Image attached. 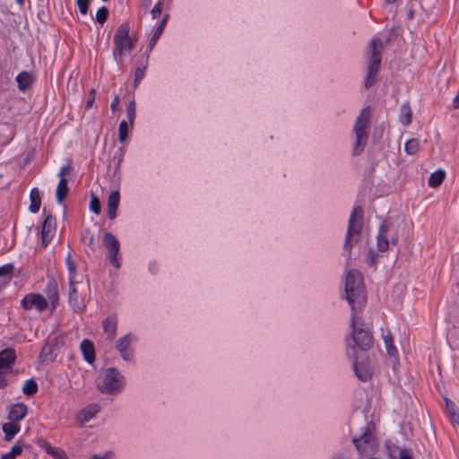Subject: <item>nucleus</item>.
Masks as SVG:
<instances>
[{
	"instance_id": "obj_1",
	"label": "nucleus",
	"mask_w": 459,
	"mask_h": 459,
	"mask_svg": "<svg viewBox=\"0 0 459 459\" xmlns=\"http://www.w3.org/2000/svg\"><path fill=\"white\" fill-rule=\"evenodd\" d=\"M345 296L352 312L356 306H364L367 300L362 274L358 270H350L346 275Z\"/></svg>"
},
{
	"instance_id": "obj_2",
	"label": "nucleus",
	"mask_w": 459,
	"mask_h": 459,
	"mask_svg": "<svg viewBox=\"0 0 459 459\" xmlns=\"http://www.w3.org/2000/svg\"><path fill=\"white\" fill-rule=\"evenodd\" d=\"M356 324V314L352 312L351 320V335L345 340L349 357H355L356 347L361 351H368L373 346V336L370 331L363 327H358Z\"/></svg>"
},
{
	"instance_id": "obj_3",
	"label": "nucleus",
	"mask_w": 459,
	"mask_h": 459,
	"mask_svg": "<svg viewBox=\"0 0 459 459\" xmlns=\"http://www.w3.org/2000/svg\"><path fill=\"white\" fill-rule=\"evenodd\" d=\"M370 121V108H364L357 117L353 131L356 135V142L352 150V155L358 156L362 153L368 139V127Z\"/></svg>"
},
{
	"instance_id": "obj_4",
	"label": "nucleus",
	"mask_w": 459,
	"mask_h": 459,
	"mask_svg": "<svg viewBox=\"0 0 459 459\" xmlns=\"http://www.w3.org/2000/svg\"><path fill=\"white\" fill-rule=\"evenodd\" d=\"M363 216V209L360 206H356L350 216L344 241V249L349 253L351 247L360 240Z\"/></svg>"
},
{
	"instance_id": "obj_5",
	"label": "nucleus",
	"mask_w": 459,
	"mask_h": 459,
	"mask_svg": "<svg viewBox=\"0 0 459 459\" xmlns=\"http://www.w3.org/2000/svg\"><path fill=\"white\" fill-rule=\"evenodd\" d=\"M375 427L372 422L361 428L359 434L352 437V443L356 449L362 455L372 454L377 447V439L374 433Z\"/></svg>"
},
{
	"instance_id": "obj_6",
	"label": "nucleus",
	"mask_w": 459,
	"mask_h": 459,
	"mask_svg": "<svg viewBox=\"0 0 459 459\" xmlns=\"http://www.w3.org/2000/svg\"><path fill=\"white\" fill-rule=\"evenodd\" d=\"M382 40L378 38H375L370 42V62L368 66V74L365 78L364 86L366 89H369L376 81V76L379 70L381 64V54L383 51Z\"/></svg>"
},
{
	"instance_id": "obj_7",
	"label": "nucleus",
	"mask_w": 459,
	"mask_h": 459,
	"mask_svg": "<svg viewBox=\"0 0 459 459\" xmlns=\"http://www.w3.org/2000/svg\"><path fill=\"white\" fill-rule=\"evenodd\" d=\"M123 386V376L115 368H108L104 377L98 383L99 390L107 394H117L122 390Z\"/></svg>"
},
{
	"instance_id": "obj_8",
	"label": "nucleus",
	"mask_w": 459,
	"mask_h": 459,
	"mask_svg": "<svg viewBox=\"0 0 459 459\" xmlns=\"http://www.w3.org/2000/svg\"><path fill=\"white\" fill-rule=\"evenodd\" d=\"M129 31L130 26L129 23L127 22L120 24L117 30V32L114 36L115 48L113 50V56L116 59L118 56H122L125 53V45H123V42H126V44H127L128 50L134 48V43L130 39Z\"/></svg>"
},
{
	"instance_id": "obj_9",
	"label": "nucleus",
	"mask_w": 459,
	"mask_h": 459,
	"mask_svg": "<svg viewBox=\"0 0 459 459\" xmlns=\"http://www.w3.org/2000/svg\"><path fill=\"white\" fill-rule=\"evenodd\" d=\"M103 245L109 253L108 257L111 264L117 269L120 268L121 264L117 259L120 246L117 238L110 232H105L103 235Z\"/></svg>"
},
{
	"instance_id": "obj_10",
	"label": "nucleus",
	"mask_w": 459,
	"mask_h": 459,
	"mask_svg": "<svg viewBox=\"0 0 459 459\" xmlns=\"http://www.w3.org/2000/svg\"><path fill=\"white\" fill-rule=\"evenodd\" d=\"M22 307L26 310L35 307L41 312L48 307V301L40 294H28L22 299Z\"/></svg>"
},
{
	"instance_id": "obj_11",
	"label": "nucleus",
	"mask_w": 459,
	"mask_h": 459,
	"mask_svg": "<svg viewBox=\"0 0 459 459\" xmlns=\"http://www.w3.org/2000/svg\"><path fill=\"white\" fill-rule=\"evenodd\" d=\"M78 283H69L68 301L74 312L80 313L84 311L86 304L84 299L79 296L76 285Z\"/></svg>"
},
{
	"instance_id": "obj_12",
	"label": "nucleus",
	"mask_w": 459,
	"mask_h": 459,
	"mask_svg": "<svg viewBox=\"0 0 459 459\" xmlns=\"http://www.w3.org/2000/svg\"><path fill=\"white\" fill-rule=\"evenodd\" d=\"M55 229L56 218L53 217L51 214H48L42 223L41 239L44 247H46L51 241L54 236Z\"/></svg>"
},
{
	"instance_id": "obj_13",
	"label": "nucleus",
	"mask_w": 459,
	"mask_h": 459,
	"mask_svg": "<svg viewBox=\"0 0 459 459\" xmlns=\"http://www.w3.org/2000/svg\"><path fill=\"white\" fill-rule=\"evenodd\" d=\"M132 340L133 336L130 333H128L117 341L116 348L125 360L132 359L133 351L130 348V343Z\"/></svg>"
},
{
	"instance_id": "obj_14",
	"label": "nucleus",
	"mask_w": 459,
	"mask_h": 459,
	"mask_svg": "<svg viewBox=\"0 0 459 459\" xmlns=\"http://www.w3.org/2000/svg\"><path fill=\"white\" fill-rule=\"evenodd\" d=\"M390 230V224L385 221L381 223L377 234V248L380 252H385L389 248V237L387 235Z\"/></svg>"
},
{
	"instance_id": "obj_15",
	"label": "nucleus",
	"mask_w": 459,
	"mask_h": 459,
	"mask_svg": "<svg viewBox=\"0 0 459 459\" xmlns=\"http://www.w3.org/2000/svg\"><path fill=\"white\" fill-rule=\"evenodd\" d=\"M16 359L15 351L11 348H7L0 351V373L12 367Z\"/></svg>"
},
{
	"instance_id": "obj_16",
	"label": "nucleus",
	"mask_w": 459,
	"mask_h": 459,
	"mask_svg": "<svg viewBox=\"0 0 459 459\" xmlns=\"http://www.w3.org/2000/svg\"><path fill=\"white\" fill-rule=\"evenodd\" d=\"M351 358L353 359V370L355 372L356 377L363 382H366L368 379H370L372 376L371 369L364 363H359L356 355L355 357Z\"/></svg>"
},
{
	"instance_id": "obj_17",
	"label": "nucleus",
	"mask_w": 459,
	"mask_h": 459,
	"mask_svg": "<svg viewBox=\"0 0 459 459\" xmlns=\"http://www.w3.org/2000/svg\"><path fill=\"white\" fill-rule=\"evenodd\" d=\"M117 320L116 315H109L102 322V327L104 332L108 335V339L113 340L117 333Z\"/></svg>"
},
{
	"instance_id": "obj_18",
	"label": "nucleus",
	"mask_w": 459,
	"mask_h": 459,
	"mask_svg": "<svg viewBox=\"0 0 459 459\" xmlns=\"http://www.w3.org/2000/svg\"><path fill=\"white\" fill-rule=\"evenodd\" d=\"M28 408L25 404L20 403L13 405L9 411L8 419L11 422L22 420L27 414Z\"/></svg>"
},
{
	"instance_id": "obj_19",
	"label": "nucleus",
	"mask_w": 459,
	"mask_h": 459,
	"mask_svg": "<svg viewBox=\"0 0 459 459\" xmlns=\"http://www.w3.org/2000/svg\"><path fill=\"white\" fill-rule=\"evenodd\" d=\"M120 194L118 191L110 193L108 198V217L109 220H114L117 216V209L119 205Z\"/></svg>"
},
{
	"instance_id": "obj_20",
	"label": "nucleus",
	"mask_w": 459,
	"mask_h": 459,
	"mask_svg": "<svg viewBox=\"0 0 459 459\" xmlns=\"http://www.w3.org/2000/svg\"><path fill=\"white\" fill-rule=\"evenodd\" d=\"M80 348L85 361L89 364L93 363L95 360V349L93 343L90 340L84 339L82 341Z\"/></svg>"
},
{
	"instance_id": "obj_21",
	"label": "nucleus",
	"mask_w": 459,
	"mask_h": 459,
	"mask_svg": "<svg viewBox=\"0 0 459 459\" xmlns=\"http://www.w3.org/2000/svg\"><path fill=\"white\" fill-rule=\"evenodd\" d=\"M48 297L51 302L53 308L58 304L59 294H58V284L55 279H51L48 283L47 290Z\"/></svg>"
},
{
	"instance_id": "obj_22",
	"label": "nucleus",
	"mask_w": 459,
	"mask_h": 459,
	"mask_svg": "<svg viewBox=\"0 0 459 459\" xmlns=\"http://www.w3.org/2000/svg\"><path fill=\"white\" fill-rule=\"evenodd\" d=\"M18 89L26 91L33 82L32 75L28 72H22L16 77Z\"/></svg>"
},
{
	"instance_id": "obj_23",
	"label": "nucleus",
	"mask_w": 459,
	"mask_h": 459,
	"mask_svg": "<svg viewBox=\"0 0 459 459\" xmlns=\"http://www.w3.org/2000/svg\"><path fill=\"white\" fill-rule=\"evenodd\" d=\"M168 19H169V14H165L163 16V19L161 20L160 23L158 25L155 31L153 32V34L148 43L149 51H151L153 48V47L155 46L159 38L160 37V35L166 26Z\"/></svg>"
},
{
	"instance_id": "obj_24",
	"label": "nucleus",
	"mask_w": 459,
	"mask_h": 459,
	"mask_svg": "<svg viewBox=\"0 0 459 459\" xmlns=\"http://www.w3.org/2000/svg\"><path fill=\"white\" fill-rule=\"evenodd\" d=\"M30 212L32 213H37L39 211L41 205L40 192L37 187L31 189L30 194Z\"/></svg>"
},
{
	"instance_id": "obj_25",
	"label": "nucleus",
	"mask_w": 459,
	"mask_h": 459,
	"mask_svg": "<svg viewBox=\"0 0 459 459\" xmlns=\"http://www.w3.org/2000/svg\"><path fill=\"white\" fill-rule=\"evenodd\" d=\"M69 193L68 181L66 178H60L57 185L56 196L58 204H62Z\"/></svg>"
},
{
	"instance_id": "obj_26",
	"label": "nucleus",
	"mask_w": 459,
	"mask_h": 459,
	"mask_svg": "<svg viewBox=\"0 0 459 459\" xmlns=\"http://www.w3.org/2000/svg\"><path fill=\"white\" fill-rule=\"evenodd\" d=\"M3 432L4 433V440L10 442L14 436L20 431V427L13 423H4L2 427Z\"/></svg>"
},
{
	"instance_id": "obj_27",
	"label": "nucleus",
	"mask_w": 459,
	"mask_h": 459,
	"mask_svg": "<svg viewBox=\"0 0 459 459\" xmlns=\"http://www.w3.org/2000/svg\"><path fill=\"white\" fill-rule=\"evenodd\" d=\"M65 264L67 265L69 273V283H79V281L77 280L76 265L72 258L71 254H68V255L66 256Z\"/></svg>"
},
{
	"instance_id": "obj_28",
	"label": "nucleus",
	"mask_w": 459,
	"mask_h": 459,
	"mask_svg": "<svg viewBox=\"0 0 459 459\" xmlns=\"http://www.w3.org/2000/svg\"><path fill=\"white\" fill-rule=\"evenodd\" d=\"M446 178V172L443 169H437L431 173L429 178V186L431 187L439 186Z\"/></svg>"
},
{
	"instance_id": "obj_29",
	"label": "nucleus",
	"mask_w": 459,
	"mask_h": 459,
	"mask_svg": "<svg viewBox=\"0 0 459 459\" xmlns=\"http://www.w3.org/2000/svg\"><path fill=\"white\" fill-rule=\"evenodd\" d=\"M148 65V56L147 57H142L140 60V65L137 67L135 74H134V86L136 87L140 81L144 77V72Z\"/></svg>"
},
{
	"instance_id": "obj_30",
	"label": "nucleus",
	"mask_w": 459,
	"mask_h": 459,
	"mask_svg": "<svg viewBox=\"0 0 459 459\" xmlns=\"http://www.w3.org/2000/svg\"><path fill=\"white\" fill-rule=\"evenodd\" d=\"M100 411V406L96 403H91L83 410L81 414L82 416V421H88L92 419Z\"/></svg>"
},
{
	"instance_id": "obj_31",
	"label": "nucleus",
	"mask_w": 459,
	"mask_h": 459,
	"mask_svg": "<svg viewBox=\"0 0 459 459\" xmlns=\"http://www.w3.org/2000/svg\"><path fill=\"white\" fill-rule=\"evenodd\" d=\"M383 339L385 344L386 352L389 356L394 357L398 354L396 348L394 345L393 335L390 333L383 335Z\"/></svg>"
},
{
	"instance_id": "obj_32",
	"label": "nucleus",
	"mask_w": 459,
	"mask_h": 459,
	"mask_svg": "<svg viewBox=\"0 0 459 459\" xmlns=\"http://www.w3.org/2000/svg\"><path fill=\"white\" fill-rule=\"evenodd\" d=\"M22 392L24 394H26L28 396L34 395L38 392L37 382L33 378L26 380V382L22 387Z\"/></svg>"
},
{
	"instance_id": "obj_33",
	"label": "nucleus",
	"mask_w": 459,
	"mask_h": 459,
	"mask_svg": "<svg viewBox=\"0 0 459 459\" xmlns=\"http://www.w3.org/2000/svg\"><path fill=\"white\" fill-rule=\"evenodd\" d=\"M400 121L404 126L411 123V110L408 104L403 105L401 108Z\"/></svg>"
},
{
	"instance_id": "obj_34",
	"label": "nucleus",
	"mask_w": 459,
	"mask_h": 459,
	"mask_svg": "<svg viewBox=\"0 0 459 459\" xmlns=\"http://www.w3.org/2000/svg\"><path fill=\"white\" fill-rule=\"evenodd\" d=\"M420 147V142L417 139H411L406 142L405 143V152L410 154L413 155L419 151Z\"/></svg>"
},
{
	"instance_id": "obj_35",
	"label": "nucleus",
	"mask_w": 459,
	"mask_h": 459,
	"mask_svg": "<svg viewBox=\"0 0 459 459\" xmlns=\"http://www.w3.org/2000/svg\"><path fill=\"white\" fill-rule=\"evenodd\" d=\"M90 210L97 215L100 214L101 211L100 201L98 198V196L93 193L91 195Z\"/></svg>"
},
{
	"instance_id": "obj_36",
	"label": "nucleus",
	"mask_w": 459,
	"mask_h": 459,
	"mask_svg": "<svg viewBox=\"0 0 459 459\" xmlns=\"http://www.w3.org/2000/svg\"><path fill=\"white\" fill-rule=\"evenodd\" d=\"M109 11L106 6H101L96 13V22L103 24L108 18Z\"/></svg>"
},
{
	"instance_id": "obj_37",
	"label": "nucleus",
	"mask_w": 459,
	"mask_h": 459,
	"mask_svg": "<svg viewBox=\"0 0 459 459\" xmlns=\"http://www.w3.org/2000/svg\"><path fill=\"white\" fill-rule=\"evenodd\" d=\"M127 132H128V125L127 123L123 120L119 124L118 127V139L120 142L126 141L127 138Z\"/></svg>"
},
{
	"instance_id": "obj_38",
	"label": "nucleus",
	"mask_w": 459,
	"mask_h": 459,
	"mask_svg": "<svg viewBox=\"0 0 459 459\" xmlns=\"http://www.w3.org/2000/svg\"><path fill=\"white\" fill-rule=\"evenodd\" d=\"M14 272V265L13 264H6L0 266V278L11 276Z\"/></svg>"
},
{
	"instance_id": "obj_39",
	"label": "nucleus",
	"mask_w": 459,
	"mask_h": 459,
	"mask_svg": "<svg viewBox=\"0 0 459 459\" xmlns=\"http://www.w3.org/2000/svg\"><path fill=\"white\" fill-rule=\"evenodd\" d=\"M48 455H51L55 459H68L65 451L57 447H52V449L48 451Z\"/></svg>"
},
{
	"instance_id": "obj_40",
	"label": "nucleus",
	"mask_w": 459,
	"mask_h": 459,
	"mask_svg": "<svg viewBox=\"0 0 459 459\" xmlns=\"http://www.w3.org/2000/svg\"><path fill=\"white\" fill-rule=\"evenodd\" d=\"M135 102L134 100H132L128 106H127V109H126V114H127V117L131 123V125H133L134 123V120L135 118Z\"/></svg>"
},
{
	"instance_id": "obj_41",
	"label": "nucleus",
	"mask_w": 459,
	"mask_h": 459,
	"mask_svg": "<svg viewBox=\"0 0 459 459\" xmlns=\"http://www.w3.org/2000/svg\"><path fill=\"white\" fill-rule=\"evenodd\" d=\"M76 4L82 14L88 13L90 0H77Z\"/></svg>"
},
{
	"instance_id": "obj_42",
	"label": "nucleus",
	"mask_w": 459,
	"mask_h": 459,
	"mask_svg": "<svg viewBox=\"0 0 459 459\" xmlns=\"http://www.w3.org/2000/svg\"><path fill=\"white\" fill-rule=\"evenodd\" d=\"M162 5H163V1L162 0H160L154 5L152 10L151 11V13H152V16L153 19H156V18H158L160 15L161 11H162Z\"/></svg>"
},
{
	"instance_id": "obj_43",
	"label": "nucleus",
	"mask_w": 459,
	"mask_h": 459,
	"mask_svg": "<svg viewBox=\"0 0 459 459\" xmlns=\"http://www.w3.org/2000/svg\"><path fill=\"white\" fill-rule=\"evenodd\" d=\"M24 446V444L19 440L16 445H14L12 449H11V452L14 455H19L22 454V448Z\"/></svg>"
},
{
	"instance_id": "obj_44",
	"label": "nucleus",
	"mask_w": 459,
	"mask_h": 459,
	"mask_svg": "<svg viewBox=\"0 0 459 459\" xmlns=\"http://www.w3.org/2000/svg\"><path fill=\"white\" fill-rule=\"evenodd\" d=\"M37 444L39 446H40L41 448L45 449V451L47 452V454H48V451H50L52 449L53 446H51L49 445V443L44 439V438H39L37 440Z\"/></svg>"
},
{
	"instance_id": "obj_45",
	"label": "nucleus",
	"mask_w": 459,
	"mask_h": 459,
	"mask_svg": "<svg viewBox=\"0 0 459 459\" xmlns=\"http://www.w3.org/2000/svg\"><path fill=\"white\" fill-rule=\"evenodd\" d=\"M368 264L371 266L375 265L378 258V255L374 250H369L368 255Z\"/></svg>"
},
{
	"instance_id": "obj_46",
	"label": "nucleus",
	"mask_w": 459,
	"mask_h": 459,
	"mask_svg": "<svg viewBox=\"0 0 459 459\" xmlns=\"http://www.w3.org/2000/svg\"><path fill=\"white\" fill-rule=\"evenodd\" d=\"M95 94L96 91L94 89H91L89 92V98L86 102V108H91L93 106V103L95 101Z\"/></svg>"
},
{
	"instance_id": "obj_47",
	"label": "nucleus",
	"mask_w": 459,
	"mask_h": 459,
	"mask_svg": "<svg viewBox=\"0 0 459 459\" xmlns=\"http://www.w3.org/2000/svg\"><path fill=\"white\" fill-rule=\"evenodd\" d=\"M400 459H412L411 449L403 448L399 452Z\"/></svg>"
},
{
	"instance_id": "obj_48",
	"label": "nucleus",
	"mask_w": 459,
	"mask_h": 459,
	"mask_svg": "<svg viewBox=\"0 0 459 459\" xmlns=\"http://www.w3.org/2000/svg\"><path fill=\"white\" fill-rule=\"evenodd\" d=\"M445 402L449 414H455L456 412L455 404L448 398H445Z\"/></svg>"
},
{
	"instance_id": "obj_49",
	"label": "nucleus",
	"mask_w": 459,
	"mask_h": 459,
	"mask_svg": "<svg viewBox=\"0 0 459 459\" xmlns=\"http://www.w3.org/2000/svg\"><path fill=\"white\" fill-rule=\"evenodd\" d=\"M72 170V167L70 164L65 165L61 167V169L58 173L60 178H65V176L68 174Z\"/></svg>"
},
{
	"instance_id": "obj_50",
	"label": "nucleus",
	"mask_w": 459,
	"mask_h": 459,
	"mask_svg": "<svg viewBox=\"0 0 459 459\" xmlns=\"http://www.w3.org/2000/svg\"><path fill=\"white\" fill-rule=\"evenodd\" d=\"M118 105H119V97L116 96L110 105V108L112 109L113 112H115L117 110Z\"/></svg>"
},
{
	"instance_id": "obj_51",
	"label": "nucleus",
	"mask_w": 459,
	"mask_h": 459,
	"mask_svg": "<svg viewBox=\"0 0 459 459\" xmlns=\"http://www.w3.org/2000/svg\"><path fill=\"white\" fill-rule=\"evenodd\" d=\"M7 380L4 376V373H0V388H3L6 385Z\"/></svg>"
},
{
	"instance_id": "obj_52",
	"label": "nucleus",
	"mask_w": 459,
	"mask_h": 459,
	"mask_svg": "<svg viewBox=\"0 0 459 459\" xmlns=\"http://www.w3.org/2000/svg\"><path fill=\"white\" fill-rule=\"evenodd\" d=\"M452 420L459 426V413L455 412V414H450Z\"/></svg>"
},
{
	"instance_id": "obj_53",
	"label": "nucleus",
	"mask_w": 459,
	"mask_h": 459,
	"mask_svg": "<svg viewBox=\"0 0 459 459\" xmlns=\"http://www.w3.org/2000/svg\"><path fill=\"white\" fill-rule=\"evenodd\" d=\"M16 455H14L11 451L7 454L2 455L1 459H15Z\"/></svg>"
},
{
	"instance_id": "obj_54",
	"label": "nucleus",
	"mask_w": 459,
	"mask_h": 459,
	"mask_svg": "<svg viewBox=\"0 0 459 459\" xmlns=\"http://www.w3.org/2000/svg\"><path fill=\"white\" fill-rule=\"evenodd\" d=\"M390 242L394 246L398 243V235L396 233L390 237Z\"/></svg>"
},
{
	"instance_id": "obj_55",
	"label": "nucleus",
	"mask_w": 459,
	"mask_h": 459,
	"mask_svg": "<svg viewBox=\"0 0 459 459\" xmlns=\"http://www.w3.org/2000/svg\"><path fill=\"white\" fill-rule=\"evenodd\" d=\"M332 459H346V455L343 453H336Z\"/></svg>"
},
{
	"instance_id": "obj_56",
	"label": "nucleus",
	"mask_w": 459,
	"mask_h": 459,
	"mask_svg": "<svg viewBox=\"0 0 459 459\" xmlns=\"http://www.w3.org/2000/svg\"><path fill=\"white\" fill-rule=\"evenodd\" d=\"M453 104L455 108H459V91L457 92V95L454 99Z\"/></svg>"
},
{
	"instance_id": "obj_57",
	"label": "nucleus",
	"mask_w": 459,
	"mask_h": 459,
	"mask_svg": "<svg viewBox=\"0 0 459 459\" xmlns=\"http://www.w3.org/2000/svg\"><path fill=\"white\" fill-rule=\"evenodd\" d=\"M108 455V454H106V455H103V456L93 455V456H91L90 459H107Z\"/></svg>"
},
{
	"instance_id": "obj_58",
	"label": "nucleus",
	"mask_w": 459,
	"mask_h": 459,
	"mask_svg": "<svg viewBox=\"0 0 459 459\" xmlns=\"http://www.w3.org/2000/svg\"><path fill=\"white\" fill-rule=\"evenodd\" d=\"M93 242H94V236L91 235L89 239H88V242H87V245L88 246H92L93 245Z\"/></svg>"
},
{
	"instance_id": "obj_59",
	"label": "nucleus",
	"mask_w": 459,
	"mask_h": 459,
	"mask_svg": "<svg viewBox=\"0 0 459 459\" xmlns=\"http://www.w3.org/2000/svg\"><path fill=\"white\" fill-rule=\"evenodd\" d=\"M413 17H414V11L411 9L408 13V18L412 19Z\"/></svg>"
},
{
	"instance_id": "obj_60",
	"label": "nucleus",
	"mask_w": 459,
	"mask_h": 459,
	"mask_svg": "<svg viewBox=\"0 0 459 459\" xmlns=\"http://www.w3.org/2000/svg\"><path fill=\"white\" fill-rule=\"evenodd\" d=\"M16 2H17V4H18L19 5H23V4H24L25 0H16Z\"/></svg>"
},
{
	"instance_id": "obj_61",
	"label": "nucleus",
	"mask_w": 459,
	"mask_h": 459,
	"mask_svg": "<svg viewBox=\"0 0 459 459\" xmlns=\"http://www.w3.org/2000/svg\"><path fill=\"white\" fill-rule=\"evenodd\" d=\"M123 45H125V50H126V49L128 50V46H127V44H126V42H123Z\"/></svg>"
},
{
	"instance_id": "obj_62",
	"label": "nucleus",
	"mask_w": 459,
	"mask_h": 459,
	"mask_svg": "<svg viewBox=\"0 0 459 459\" xmlns=\"http://www.w3.org/2000/svg\"><path fill=\"white\" fill-rule=\"evenodd\" d=\"M390 4H394L396 0H386Z\"/></svg>"
},
{
	"instance_id": "obj_63",
	"label": "nucleus",
	"mask_w": 459,
	"mask_h": 459,
	"mask_svg": "<svg viewBox=\"0 0 459 459\" xmlns=\"http://www.w3.org/2000/svg\"><path fill=\"white\" fill-rule=\"evenodd\" d=\"M103 2H108V0H102Z\"/></svg>"
}]
</instances>
